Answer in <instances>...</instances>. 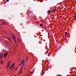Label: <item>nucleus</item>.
Segmentation results:
<instances>
[{"mask_svg": "<svg viewBox=\"0 0 76 76\" xmlns=\"http://www.w3.org/2000/svg\"><path fill=\"white\" fill-rule=\"evenodd\" d=\"M4 58H6V56H4Z\"/></svg>", "mask_w": 76, "mask_h": 76, "instance_id": "a878e982", "label": "nucleus"}, {"mask_svg": "<svg viewBox=\"0 0 76 76\" xmlns=\"http://www.w3.org/2000/svg\"><path fill=\"white\" fill-rule=\"evenodd\" d=\"M12 37L13 38L14 40L15 44H16V43H17V42H16V37H15V36H12Z\"/></svg>", "mask_w": 76, "mask_h": 76, "instance_id": "f257e3e1", "label": "nucleus"}, {"mask_svg": "<svg viewBox=\"0 0 76 76\" xmlns=\"http://www.w3.org/2000/svg\"><path fill=\"white\" fill-rule=\"evenodd\" d=\"M27 14H28V12H27Z\"/></svg>", "mask_w": 76, "mask_h": 76, "instance_id": "f704fd0d", "label": "nucleus"}, {"mask_svg": "<svg viewBox=\"0 0 76 76\" xmlns=\"http://www.w3.org/2000/svg\"><path fill=\"white\" fill-rule=\"evenodd\" d=\"M10 70H12V68L10 67Z\"/></svg>", "mask_w": 76, "mask_h": 76, "instance_id": "b1692460", "label": "nucleus"}, {"mask_svg": "<svg viewBox=\"0 0 76 76\" xmlns=\"http://www.w3.org/2000/svg\"><path fill=\"white\" fill-rule=\"evenodd\" d=\"M14 68H15V67L14 68L12 69V70H13V69H14Z\"/></svg>", "mask_w": 76, "mask_h": 76, "instance_id": "c85d7f7f", "label": "nucleus"}, {"mask_svg": "<svg viewBox=\"0 0 76 76\" xmlns=\"http://www.w3.org/2000/svg\"><path fill=\"white\" fill-rule=\"evenodd\" d=\"M56 9H54V10H53L54 12H56Z\"/></svg>", "mask_w": 76, "mask_h": 76, "instance_id": "a211bd4d", "label": "nucleus"}, {"mask_svg": "<svg viewBox=\"0 0 76 76\" xmlns=\"http://www.w3.org/2000/svg\"><path fill=\"white\" fill-rule=\"evenodd\" d=\"M17 40L18 41L19 43H20V41H19V39L18 38H17Z\"/></svg>", "mask_w": 76, "mask_h": 76, "instance_id": "f8f14e48", "label": "nucleus"}, {"mask_svg": "<svg viewBox=\"0 0 76 76\" xmlns=\"http://www.w3.org/2000/svg\"><path fill=\"white\" fill-rule=\"evenodd\" d=\"M39 26H43V25H42V24H40Z\"/></svg>", "mask_w": 76, "mask_h": 76, "instance_id": "dca6fc26", "label": "nucleus"}, {"mask_svg": "<svg viewBox=\"0 0 76 76\" xmlns=\"http://www.w3.org/2000/svg\"><path fill=\"white\" fill-rule=\"evenodd\" d=\"M6 1H7V2H8V1H9V0H6Z\"/></svg>", "mask_w": 76, "mask_h": 76, "instance_id": "aec40b11", "label": "nucleus"}, {"mask_svg": "<svg viewBox=\"0 0 76 76\" xmlns=\"http://www.w3.org/2000/svg\"><path fill=\"white\" fill-rule=\"evenodd\" d=\"M9 41H11V39H8Z\"/></svg>", "mask_w": 76, "mask_h": 76, "instance_id": "412c9836", "label": "nucleus"}, {"mask_svg": "<svg viewBox=\"0 0 76 76\" xmlns=\"http://www.w3.org/2000/svg\"><path fill=\"white\" fill-rule=\"evenodd\" d=\"M22 72L23 71L22 70L20 69L19 72H18V73H19V75H20V74H21V73H22Z\"/></svg>", "mask_w": 76, "mask_h": 76, "instance_id": "39448f33", "label": "nucleus"}, {"mask_svg": "<svg viewBox=\"0 0 76 76\" xmlns=\"http://www.w3.org/2000/svg\"><path fill=\"white\" fill-rule=\"evenodd\" d=\"M50 12H51V11H50V10H49L48 11V13H50Z\"/></svg>", "mask_w": 76, "mask_h": 76, "instance_id": "ddd939ff", "label": "nucleus"}, {"mask_svg": "<svg viewBox=\"0 0 76 76\" xmlns=\"http://www.w3.org/2000/svg\"><path fill=\"white\" fill-rule=\"evenodd\" d=\"M10 62L9 61L8 62L7 64V69H8V68H9V66H10Z\"/></svg>", "mask_w": 76, "mask_h": 76, "instance_id": "f03ea898", "label": "nucleus"}, {"mask_svg": "<svg viewBox=\"0 0 76 76\" xmlns=\"http://www.w3.org/2000/svg\"><path fill=\"white\" fill-rule=\"evenodd\" d=\"M67 32H66L65 33V36H66V35H67Z\"/></svg>", "mask_w": 76, "mask_h": 76, "instance_id": "f3484780", "label": "nucleus"}, {"mask_svg": "<svg viewBox=\"0 0 76 76\" xmlns=\"http://www.w3.org/2000/svg\"><path fill=\"white\" fill-rule=\"evenodd\" d=\"M25 60H22L21 62V64H24V63H25Z\"/></svg>", "mask_w": 76, "mask_h": 76, "instance_id": "7ed1b4c3", "label": "nucleus"}, {"mask_svg": "<svg viewBox=\"0 0 76 76\" xmlns=\"http://www.w3.org/2000/svg\"><path fill=\"white\" fill-rule=\"evenodd\" d=\"M26 76H28V75H26Z\"/></svg>", "mask_w": 76, "mask_h": 76, "instance_id": "c9c22d12", "label": "nucleus"}, {"mask_svg": "<svg viewBox=\"0 0 76 76\" xmlns=\"http://www.w3.org/2000/svg\"><path fill=\"white\" fill-rule=\"evenodd\" d=\"M14 66H15V64H12V65L10 66V67H11V68H13V67H14Z\"/></svg>", "mask_w": 76, "mask_h": 76, "instance_id": "6e6552de", "label": "nucleus"}, {"mask_svg": "<svg viewBox=\"0 0 76 76\" xmlns=\"http://www.w3.org/2000/svg\"><path fill=\"white\" fill-rule=\"evenodd\" d=\"M11 34H12V35H13V36H15V35H14V34H13V33H11Z\"/></svg>", "mask_w": 76, "mask_h": 76, "instance_id": "6ab92c4d", "label": "nucleus"}, {"mask_svg": "<svg viewBox=\"0 0 76 76\" xmlns=\"http://www.w3.org/2000/svg\"><path fill=\"white\" fill-rule=\"evenodd\" d=\"M8 55V52H7L6 53H4V57H6Z\"/></svg>", "mask_w": 76, "mask_h": 76, "instance_id": "20e7f679", "label": "nucleus"}, {"mask_svg": "<svg viewBox=\"0 0 76 76\" xmlns=\"http://www.w3.org/2000/svg\"><path fill=\"white\" fill-rule=\"evenodd\" d=\"M21 64H21V63L19 65V66H20V65H21Z\"/></svg>", "mask_w": 76, "mask_h": 76, "instance_id": "4be33fe9", "label": "nucleus"}, {"mask_svg": "<svg viewBox=\"0 0 76 76\" xmlns=\"http://www.w3.org/2000/svg\"><path fill=\"white\" fill-rule=\"evenodd\" d=\"M10 70H12V68L10 67Z\"/></svg>", "mask_w": 76, "mask_h": 76, "instance_id": "5701e85b", "label": "nucleus"}, {"mask_svg": "<svg viewBox=\"0 0 76 76\" xmlns=\"http://www.w3.org/2000/svg\"><path fill=\"white\" fill-rule=\"evenodd\" d=\"M1 67H0V69H1Z\"/></svg>", "mask_w": 76, "mask_h": 76, "instance_id": "7c9ffc66", "label": "nucleus"}, {"mask_svg": "<svg viewBox=\"0 0 76 76\" xmlns=\"http://www.w3.org/2000/svg\"><path fill=\"white\" fill-rule=\"evenodd\" d=\"M39 50H40V48H39Z\"/></svg>", "mask_w": 76, "mask_h": 76, "instance_id": "72a5a7b5", "label": "nucleus"}, {"mask_svg": "<svg viewBox=\"0 0 76 76\" xmlns=\"http://www.w3.org/2000/svg\"><path fill=\"white\" fill-rule=\"evenodd\" d=\"M28 59H29V58H28V57H27L26 58V62H27V61H28Z\"/></svg>", "mask_w": 76, "mask_h": 76, "instance_id": "4468645a", "label": "nucleus"}, {"mask_svg": "<svg viewBox=\"0 0 76 76\" xmlns=\"http://www.w3.org/2000/svg\"><path fill=\"white\" fill-rule=\"evenodd\" d=\"M59 76H62L61 75H60Z\"/></svg>", "mask_w": 76, "mask_h": 76, "instance_id": "cd10ccee", "label": "nucleus"}, {"mask_svg": "<svg viewBox=\"0 0 76 76\" xmlns=\"http://www.w3.org/2000/svg\"><path fill=\"white\" fill-rule=\"evenodd\" d=\"M17 45V47H18V45Z\"/></svg>", "mask_w": 76, "mask_h": 76, "instance_id": "473e14b6", "label": "nucleus"}, {"mask_svg": "<svg viewBox=\"0 0 76 76\" xmlns=\"http://www.w3.org/2000/svg\"><path fill=\"white\" fill-rule=\"evenodd\" d=\"M39 43H40L39 42Z\"/></svg>", "mask_w": 76, "mask_h": 76, "instance_id": "e433bc0d", "label": "nucleus"}, {"mask_svg": "<svg viewBox=\"0 0 76 76\" xmlns=\"http://www.w3.org/2000/svg\"><path fill=\"white\" fill-rule=\"evenodd\" d=\"M29 16H32V12H31L29 14Z\"/></svg>", "mask_w": 76, "mask_h": 76, "instance_id": "0eeeda50", "label": "nucleus"}, {"mask_svg": "<svg viewBox=\"0 0 76 76\" xmlns=\"http://www.w3.org/2000/svg\"><path fill=\"white\" fill-rule=\"evenodd\" d=\"M10 42H11V44H12V41H11Z\"/></svg>", "mask_w": 76, "mask_h": 76, "instance_id": "393cba45", "label": "nucleus"}, {"mask_svg": "<svg viewBox=\"0 0 76 76\" xmlns=\"http://www.w3.org/2000/svg\"><path fill=\"white\" fill-rule=\"evenodd\" d=\"M3 1H5V0H3Z\"/></svg>", "mask_w": 76, "mask_h": 76, "instance_id": "2f4dec72", "label": "nucleus"}, {"mask_svg": "<svg viewBox=\"0 0 76 76\" xmlns=\"http://www.w3.org/2000/svg\"><path fill=\"white\" fill-rule=\"evenodd\" d=\"M1 64H2V65L3 64V61H2V60H1Z\"/></svg>", "mask_w": 76, "mask_h": 76, "instance_id": "9b49d317", "label": "nucleus"}, {"mask_svg": "<svg viewBox=\"0 0 76 76\" xmlns=\"http://www.w3.org/2000/svg\"><path fill=\"white\" fill-rule=\"evenodd\" d=\"M5 23H4V22H3L1 24V25H5Z\"/></svg>", "mask_w": 76, "mask_h": 76, "instance_id": "9d476101", "label": "nucleus"}, {"mask_svg": "<svg viewBox=\"0 0 76 76\" xmlns=\"http://www.w3.org/2000/svg\"><path fill=\"white\" fill-rule=\"evenodd\" d=\"M21 59V58H18V61H20V60Z\"/></svg>", "mask_w": 76, "mask_h": 76, "instance_id": "2eb2a0df", "label": "nucleus"}, {"mask_svg": "<svg viewBox=\"0 0 76 76\" xmlns=\"http://www.w3.org/2000/svg\"><path fill=\"white\" fill-rule=\"evenodd\" d=\"M23 66H24V64H23L21 66V69H20V70H21L22 69H23Z\"/></svg>", "mask_w": 76, "mask_h": 76, "instance_id": "1a4fd4ad", "label": "nucleus"}, {"mask_svg": "<svg viewBox=\"0 0 76 76\" xmlns=\"http://www.w3.org/2000/svg\"><path fill=\"white\" fill-rule=\"evenodd\" d=\"M0 55L1 56L0 58H3V54L1 53H0Z\"/></svg>", "mask_w": 76, "mask_h": 76, "instance_id": "423d86ee", "label": "nucleus"}, {"mask_svg": "<svg viewBox=\"0 0 76 76\" xmlns=\"http://www.w3.org/2000/svg\"><path fill=\"white\" fill-rule=\"evenodd\" d=\"M17 69H18V68H17L15 69V70H17Z\"/></svg>", "mask_w": 76, "mask_h": 76, "instance_id": "bb28decb", "label": "nucleus"}, {"mask_svg": "<svg viewBox=\"0 0 76 76\" xmlns=\"http://www.w3.org/2000/svg\"><path fill=\"white\" fill-rule=\"evenodd\" d=\"M26 69V68H24V70H25Z\"/></svg>", "mask_w": 76, "mask_h": 76, "instance_id": "c756f323", "label": "nucleus"}]
</instances>
